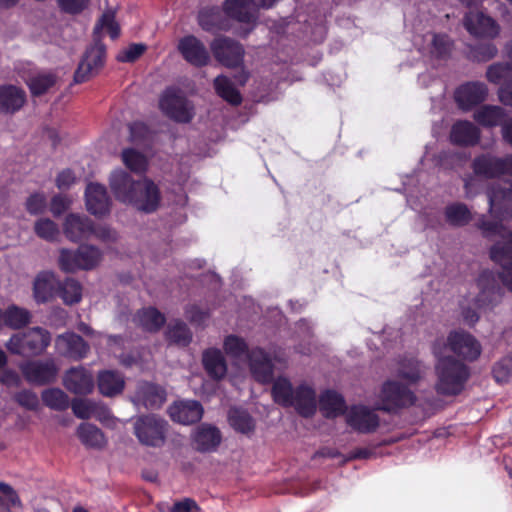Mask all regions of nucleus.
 I'll return each instance as SVG.
<instances>
[{"label": "nucleus", "instance_id": "obj_32", "mask_svg": "<svg viewBox=\"0 0 512 512\" xmlns=\"http://www.w3.org/2000/svg\"><path fill=\"white\" fill-rule=\"evenodd\" d=\"M450 139L462 146H474L480 140V130L469 121H458L451 129Z\"/></svg>", "mask_w": 512, "mask_h": 512}, {"label": "nucleus", "instance_id": "obj_60", "mask_svg": "<svg viewBox=\"0 0 512 512\" xmlns=\"http://www.w3.org/2000/svg\"><path fill=\"white\" fill-rule=\"evenodd\" d=\"M16 402L27 410L35 411L39 408V399L35 392L22 390L15 395Z\"/></svg>", "mask_w": 512, "mask_h": 512}, {"label": "nucleus", "instance_id": "obj_17", "mask_svg": "<svg viewBox=\"0 0 512 512\" xmlns=\"http://www.w3.org/2000/svg\"><path fill=\"white\" fill-rule=\"evenodd\" d=\"M63 385L73 394L86 395L94 389V376L82 366L73 367L65 373Z\"/></svg>", "mask_w": 512, "mask_h": 512}, {"label": "nucleus", "instance_id": "obj_50", "mask_svg": "<svg viewBox=\"0 0 512 512\" xmlns=\"http://www.w3.org/2000/svg\"><path fill=\"white\" fill-rule=\"evenodd\" d=\"M121 159L124 165L134 173H144L148 166L146 156L133 148L124 149Z\"/></svg>", "mask_w": 512, "mask_h": 512}, {"label": "nucleus", "instance_id": "obj_14", "mask_svg": "<svg viewBox=\"0 0 512 512\" xmlns=\"http://www.w3.org/2000/svg\"><path fill=\"white\" fill-rule=\"evenodd\" d=\"M215 59L222 65L234 68L243 62L244 49L242 45L228 37H218L211 43Z\"/></svg>", "mask_w": 512, "mask_h": 512}, {"label": "nucleus", "instance_id": "obj_12", "mask_svg": "<svg viewBox=\"0 0 512 512\" xmlns=\"http://www.w3.org/2000/svg\"><path fill=\"white\" fill-rule=\"evenodd\" d=\"M105 46L95 40L85 51L74 74L75 83H83L96 75L104 64Z\"/></svg>", "mask_w": 512, "mask_h": 512}, {"label": "nucleus", "instance_id": "obj_54", "mask_svg": "<svg viewBox=\"0 0 512 512\" xmlns=\"http://www.w3.org/2000/svg\"><path fill=\"white\" fill-rule=\"evenodd\" d=\"M36 235L46 241H54L59 236V228L57 224L48 219L41 218L34 225Z\"/></svg>", "mask_w": 512, "mask_h": 512}, {"label": "nucleus", "instance_id": "obj_58", "mask_svg": "<svg viewBox=\"0 0 512 512\" xmlns=\"http://www.w3.org/2000/svg\"><path fill=\"white\" fill-rule=\"evenodd\" d=\"M96 402L87 399H76L72 402V410L80 419L92 418L95 413Z\"/></svg>", "mask_w": 512, "mask_h": 512}, {"label": "nucleus", "instance_id": "obj_2", "mask_svg": "<svg viewBox=\"0 0 512 512\" xmlns=\"http://www.w3.org/2000/svg\"><path fill=\"white\" fill-rule=\"evenodd\" d=\"M476 286L479 290L474 298H465L460 303L461 315L466 324L475 325L480 312L493 308L501 299V288L493 272L483 271L478 279Z\"/></svg>", "mask_w": 512, "mask_h": 512}, {"label": "nucleus", "instance_id": "obj_51", "mask_svg": "<svg viewBox=\"0 0 512 512\" xmlns=\"http://www.w3.org/2000/svg\"><path fill=\"white\" fill-rule=\"evenodd\" d=\"M167 337L170 341L186 346L192 339V334L186 324L180 321L170 323L168 326Z\"/></svg>", "mask_w": 512, "mask_h": 512}, {"label": "nucleus", "instance_id": "obj_22", "mask_svg": "<svg viewBox=\"0 0 512 512\" xmlns=\"http://www.w3.org/2000/svg\"><path fill=\"white\" fill-rule=\"evenodd\" d=\"M169 415L173 421L188 425L202 418L203 408L198 401H177L169 407Z\"/></svg>", "mask_w": 512, "mask_h": 512}, {"label": "nucleus", "instance_id": "obj_25", "mask_svg": "<svg viewBox=\"0 0 512 512\" xmlns=\"http://www.w3.org/2000/svg\"><path fill=\"white\" fill-rule=\"evenodd\" d=\"M491 34H469L467 39V54L473 60L487 61L493 58L497 49L492 44Z\"/></svg>", "mask_w": 512, "mask_h": 512}, {"label": "nucleus", "instance_id": "obj_1", "mask_svg": "<svg viewBox=\"0 0 512 512\" xmlns=\"http://www.w3.org/2000/svg\"><path fill=\"white\" fill-rule=\"evenodd\" d=\"M436 358L435 373L437 381L435 389L438 394L451 396L459 394L469 377L467 366L451 355L446 354L445 345L435 341L432 347Z\"/></svg>", "mask_w": 512, "mask_h": 512}, {"label": "nucleus", "instance_id": "obj_62", "mask_svg": "<svg viewBox=\"0 0 512 512\" xmlns=\"http://www.w3.org/2000/svg\"><path fill=\"white\" fill-rule=\"evenodd\" d=\"M47 204V199L44 193L36 192L31 194L26 201V209L30 214L42 213Z\"/></svg>", "mask_w": 512, "mask_h": 512}, {"label": "nucleus", "instance_id": "obj_45", "mask_svg": "<svg viewBox=\"0 0 512 512\" xmlns=\"http://www.w3.org/2000/svg\"><path fill=\"white\" fill-rule=\"evenodd\" d=\"M57 81L55 74L51 72H41L31 76L27 80V85L34 96L42 95L49 91Z\"/></svg>", "mask_w": 512, "mask_h": 512}, {"label": "nucleus", "instance_id": "obj_26", "mask_svg": "<svg viewBox=\"0 0 512 512\" xmlns=\"http://www.w3.org/2000/svg\"><path fill=\"white\" fill-rule=\"evenodd\" d=\"M59 281L52 272L44 271L39 273L33 284V296L37 303L51 301L57 294Z\"/></svg>", "mask_w": 512, "mask_h": 512}, {"label": "nucleus", "instance_id": "obj_39", "mask_svg": "<svg viewBox=\"0 0 512 512\" xmlns=\"http://www.w3.org/2000/svg\"><path fill=\"white\" fill-rule=\"evenodd\" d=\"M98 388L104 396H114L122 392L124 388L123 376L112 370H106L98 375Z\"/></svg>", "mask_w": 512, "mask_h": 512}, {"label": "nucleus", "instance_id": "obj_15", "mask_svg": "<svg viewBox=\"0 0 512 512\" xmlns=\"http://www.w3.org/2000/svg\"><path fill=\"white\" fill-rule=\"evenodd\" d=\"M133 197L135 200H131L130 204L146 213L154 212L160 203L157 185L147 178L137 181V190L133 193Z\"/></svg>", "mask_w": 512, "mask_h": 512}, {"label": "nucleus", "instance_id": "obj_64", "mask_svg": "<svg viewBox=\"0 0 512 512\" xmlns=\"http://www.w3.org/2000/svg\"><path fill=\"white\" fill-rule=\"evenodd\" d=\"M186 317L195 325H202L209 318V313L197 305H192L186 309Z\"/></svg>", "mask_w": 512, "mask_h": 512}, {"label": "nucleus", "instance_id": "obj_6", "mask_svg": "<svg viewBox=\"0 0 512 512\" xmlns=\"http://www.w3.org/2000/svg\"><path fill=\"white\" fill-rule=\"evenodd\" d=\"M159 107L167 117L180 123L190 122L195 114L193 104L174 88L164 91Z\"/></svg>", "mask_w": 512, "mask_h": 512}, {"label": "nucleus", "instance_id": "obj_49", "mask_svg": "<svg viewBox=\"0 0 512 512\" xmlns=\"http://www.w3.org/2000/svg\"><path fill=\"white\" fill-rule=\"evenodd\" d=\"M58 294L65 304L72 305L81 300L82 287L75 279L67 278L63 283L59 282Z\"/></svg>", "mask_w": 512, "mask_h": 512}, {"label": "nucleus", "instance_id": "obj_36", "mask_svg": "<svg viewBox=\"0 0 512 512\" xmlns=\"http://www.w3.org/2000/svg\"><path fill=\"white\" fill-rule=\"evenodd\" d=\"M193 439L198 450L212 451L220 444L221 434L215 426L203 424L195 430Z\"/></svg>", "mask_w": 512, "mask_h": 512}, {"label": "nucleus", "instance_id": "obj_28", "mask_svg": "<svg viewBox=\"0 0 512 512\" xmlns=\"http://www.w3.org/2000/svg\"><path fill=\"white\" fill-rule=\"evenodd\" d=\"M462 22L467 32H498L499 30V25L493 17L476 8L466 12Z\"/></svg>", "mask_w": 512, "mask_h": 512}, {"label": "nucleus", "instance_id": "obj_5", "mask_svg": "<svg viewBox=\"0 0 512 512\" xmlns=\"http://www.w3.org/2000/svg\"><path fill=\"white\" fill-rule=\"evenodd\" d=\"M50 342L51 335L47 330L34 327L26 332L12 335L5 347L10 353L20 356L39 355L50 345Z\"/></svg>", "mask_w": 512, "mask_h": 512}, {"label": "nucleus", "instance_id": "obj_18", "mask_svg": "<svg viewBox=\"0 0 512 512\" xmlns=\"http://www.w3.org/2000/svg\"><path fill=\"white\" fill-rule=\"evenodd\" d=\"M488 89L484 83L468 82L457 88L455 100L458 106L465 111L485 101Z\"/></svg>", "mask_w": 512, "mask_h": 512}, {"label": "nucleus", "instance_id": "obj_46", "mask_svg": "<svg viewBox=\"0 0 512 512\" xmlns=\"http://www.w3.org/2000/svg\"><path fill=\"white\" fill-rule=\"evenodd\" d=\"M214 87L217 94L230 104L238 105L241 103L242 98L239 91L226 76H218L214 80Z\"/></svg>", "mask_w": 512, "mask_h": 512}, {"label": "nucleus", "instance_id": "obj_38", "mask_svg": "<svg viewBox=\"0 0 512 512\" xmlns=\"http://www.w3.org/2000/svg\"><path fill=\"white\" fill-rule=\"evenodd\" d=\"M319 407L325 417L334 418L345 411V401L337 392L327 390L320 396Z\"/></svg>", "mask_w": 512, "mask_h": 512}, {"label": "nucleus", "instance_id": "obj_29", "mask_svg": "<svg viewBox=\"0 0 512 512\" xmlns=\"http://www.w3.org/2000/svg\"><path fill=\"white\" fill-rule=\"evenodd\" d=\"M165 400V391L161 387L147 382L138 385L134 397L136 405H142L147 409L160 408Z\"/></svg>", "mask_w": 512, "mask_h": 512}, {"label": "nucleus", "instance_id": "obj_19", "mask_svg": "<svg viewBox=\"0 0 512 512\" xmlns=\"http://www.w3.org/2000/svg\"><path fill=\"white\" fill-rule=\"evenodd\" d=\"M55 348L58 354L73 360H80L86 357L89 351L88 344L75 333H64L57 336Z\"/></svg>", "mask_w": 512, "mask_h": 512}, {"label": "nucleus", "instance_id": "obj_20", "mask_svg": "<svg viewBox=\"0 0 512 512\" xmlns=\"http://www.w3.org/2000/svg\"><path fill=\"white\" fill-rule=\"evenodd\" d=\"M178 49L183 58L190 64L201 67L209 62V53L200 40L194 35L183 37L178 44Z\"/></svg>", "mask_w": 512, "mask_h": 512}, {"label": "nucleus", "instance_id": "obj_59", "mask_svg": "<svg viewBox=\"0 0 512 512\" xmlns=\"http://www.w3.org/2000/svg\"><path fill=\"white\" fill-rule=\"evenodd\" d=\"M146 50V45L141 43H133L122 49L118 55L117 60L120 62H134Z\"/></svg>", "mask_w": 512, "mask_h": 512}, {"label": "nucleus", "instance_id": "obj_57", "mask_svg": "<svg viewBox=\"0 0 512 512\" xmlns=\"http://www.w3.org/2000/svg\"><path fill=\"white\" fill-rule=\"evenodd\" d=\"M120 25L115 20V12L111 9L102 14L98 20L94 32H119Z\"/></svg>", "mask_w": 512, "mask_h": 512}, {"label": "nucleus", "instance_id": "obj_42", "mask_svg": "<svg viewBox=\"0 0 512 512\" xmlns=\"http://www.w3.org/2000/svg\"><path fill=\"white\" fill-rule=\"evenodd\" d=\"M198 22L203 30L226 29L227 21L217 7L202 9L198 14Z\"/></svg>", "mask_w": 512, "mask_h": 512}, {"label": "nucleus", "instance_id": "obj_13", "mask_svg": "<svg viewBox=\"0 0 512 512\" xmlns=\"http://www.w3.org/2000/svg\"><path fill=\"white\" fill-rule=\"evenodd\" d=\"M19 368L26 381L35 385L54 382L59 370L52 359L26 361Z\"/></svg>", "mask_w": 512, "mask_h": 512}, {"label": "nucleus", "instance_id": "obj_24", "mask_svg": "<svg viewBox=\"0 0 512 512\" xmlns=\"http://www.w3.org/2000/svg\"><path fill=\"white\" fill-rule=\"evenodd\" d=\"M110 187L119 201L130 204L131 200H135L133 193L137 190V181H134L127 172L121 169L114 170L110 176Z\"/></svg>", "mask_w": 512, "mask_h": 512}, {"label": "nucleus", "instance_id": "obj_8", "mask_svg": "<svg viewBox=\"0 0 512 512\" xmlns=\"http://www.w3.org/2000/svg\"><path fill=\"white\" fill-rule=\"evenodd\" d=\"M437 341L445 345L446 352L449 350L467 361L476 360L482 351L479 341L470 333L463 330L451 331L446 341L442 339H438Z\"/></svg>", "mask_w": 512, "mask_h": 512}, {"label": "nucleus", "instance_id": "obj_44", "mask_svg": "<svg viewBox=\"0 0 512 512\" xmlns=\"http://www.w3.org/2000/svg\"><path fill=\"white\" fill-rule=\"evenodd\" d=\"M230 425L238 432L248 434L254 430L255 424L249 413L240 408H231L228 414Z\"/></svg>", "mask_w": 512, "mask_h": 512}, {"label": "nucleus", "instance_id": "obj_16", "mask_svg": "<svg viewBox=\"0 0 512 512\" xmlns=\"http://www.w3.org/2000/svg\"><path fill=\"white\" fill-rule=\"evenodd\" d=\"M222 10L228 18L240 23L253 24L259 19L254 0H225Z\"/></svg>", "mask_w": 512, "mask_h": 512}, {"label": "nucleus", "instance_id": "obj_27", "mask_svg": "<svg viewBox=\"0 0 512 512\" xmlns=\"http://www.w3.org/2000/svg\"><path fill=\"white\" fill-rule=\"evenodd\" d=\"M64 233L73 242L89 239L93 234V222L86 216L69 214L64 222Z\"/></svg>", "mask_w": 512, "mask_h": 512}, {"label": "nucleus", "instance_id": "obj_3", "mask_svg": "<svg viewBox=\"0 0 512 512\" xmlns=\"http://www.w3.org/2000/svg\"><path fill=\"white\" fill-rule=\"evenodd\" d=\"M223 348L226 355L233 360L247 359L250 371L258 382L268 383L272 380L273 368L271 359L262 349L254 348L248 350L245 340L236 335L227 336L224 339Z\"/></svg>", "mask_w": 512, "mask_h": 512}, {"label": "nucleus", "instance_id": "obj_30", "mask_svg": "<svg viewBox=\"0 0 512 512\" xmlns=\"http://www.w3.org/2000/svg\"><path fill=\"white\" fill-rule=\"evenodd\" d=\"M472 168L476 175L486 179L500 177L501 157L492 153L480 154L474 158Z\"/></svg>", "mask_w": 512, "mask_h": 512}, {"label": "nucleus", "instance_id": "obj_33", "mask_svg": "<svg viewBox=\"0 0 512 512\" xmlns=\"http://www.w3.org/2000/svg\"><path fill=\"white\" fill-rule=\"evenodd\" d=\"M202 363L205 371L211 378L220 380L226 376L227 363L219 349H206L202 355Z\"/></svg>", "mask_w": 512, "mask_h": 512}, {"label": "nucleus", "instance_id": "obj_55", "mask_svg": "<svg viewBox=\"0 0 512 512\" xmlns=\"http://www.w3.org/2000/svg\"><path fill=\"white\" fill-rule=\"evenodd\" d=\"M59 265L65 272H74L81 269L79 249L72 251L63 249L60 252Z\"/></svg>", "mask_w": 512, "mask_h": 512}, {"label": "nucleus", "instance_id": "obj_31", "mask_svg": "<svg viewBox=\"0 0 512 512\" xmlns=\"http://www.w3.org/2000/svg\"><path fill=\"white\" fill-rule=\"evenodd\" d=\"M31 318L29 310L17 305H10L5 310L0 308V328L8 327L18 330L27 326Z\"/></svg>", "mask_w": 512, "mask_h": 512}, {"label": "nucleus", "instance_id": "obj_34", "mask_svg": "<svg viewBox=\"0 0 512 512\" xmlns=\"http://www.w3.org/2000/svg\"><path fill=\"white\" fill-rule=\"evenodd\" d=\"M26 101L24 90L14 85L0 86V111L15 113Z\"/></svg>", "mask_w": 512, "mask_h": 512}, {"label": "nucleus", "instance_id": "obj_21", "mask_svg": "<svg viewBox=\"0 0 512 512\" xmlns=\"http://www.w3.org/2000/svg\"><path fill=\"white\" fill-rule=\"evenodd\" d=\"M87 210L95 216H103L110 211V198L105 186L89 183L85 190Z\"/></svg>", "mask_w": 512, "mask_h": 512}, {"label": "nucleus", "instance_id": "obj_11", "mask_svg": "<svg viewBox=\"0 0 512 512\" xmlns=\"http://www.w3.org/2000/svg\"><path fill=\"white\" fill-rule=\"evenodd\" d=\"M379 409L391 411L396 408L412 405L415 401L414 393L397 381H386L379 394Z\"/></svg>", "mask_w": 512, "mask_h": 512}, {"label": "nucleus", "instance_id": "obj_52", "mask_svg": "<svg viewBox=\"0 0 512 512\" xmlns=\"http://www.w3.org/2000/svg\"><path fill=\"white\" fill-rule=\"evenodd\" d=\"M81 270H90L99 264L101 251L92 245H81L79 248Z\"/></svg>", "mask_w": 512, "mask_h": 512}, {"label": "nucleus", "instance_id": "obj_10", "mask_svg": "<svg viewBox=\"0 0 512 512\" xmlns=\"http://www.w3.org/2000/svg\"><path fill=\"white\" fill-rule=\"evenodd\" d=\"M490 212L500 220L512 219V181L492 185L488 190Z\"/></svg>", "mask_w": 512, "mask_h": 512}, {"label": "nucleus", "instance_id": "obj_41", "mask_svg": "<svg viewBox=\"0 0 512 512\" xmlns=\"http://www.w3.org/2000/svg\"><path fill=\"white\" fill-rule=\"evenodd\" d=\"M394 372L398 377L414 383L420 379L423 365L414 357H405L396 363Z\"/></svg>", "mask_w": 512, "mask_h": 512}, {"label": "nucleus", "instance_id": "obj_56", "mask_svg": "<svg viewBox=\"0 0 512 512\" xmlns=\"http://www.w3.org/2000/svg\"><path fill=\"white\" fill-rule=\"evenodd\" d=\"M493 376L498 383H506L512 377V353L498 361L493 368Z\"/></svg>", "mask_w": 512, "mask_h": 512}, {"label": "nucleus", "instance_id": "obj_7", "mask_svg": "<svg viewBox=\"0 0 512 512\" xmlns=\"http://www.w3.org/2000/svg\"><path fill=\"white\" fill-rule=\"evenodd\" d=\"M134 430L142 444L160 447L165 442L167 422L156 415L142 416L136 420Z\"/></svg>", "mask_w": 512, "mask_h": 512}, {"label": "nucleus", "instance_id": "obj_48", "mask_svg": "<svg viewBox=\"0 0 512 512\" xmlns=\"http://www.w3.org/2000/svg\"><path fill=\"white\" fill-rule=\"evenodd\" d=\"M445 219L452 226H464L471 219L468 207L463 203H452L445 208Z\"/></svg>", "mask_w": 512, "mask_h": 512}, {"label": "nucleus", "instance_id": "obj_47", "mask_svg": "<svg viewBox=\"0 0 512 512\" xmlns=\"http://www.w3.org/2000/svg\"><path fill=\"white\" fill-rule=\"evenodd\" d=\"M41 398L48 408L55 411H63L69 407L68 395L59 388L45 389L41 394Z\"/></svg>", "mask_w": 512, "mask_h": 512}, {"label": "nucleus", "instance_id": "obj_43", "mask_svg": "<svg viewBox=\"0 0 512 512\" xmlns=\"http://www.w3.org/2000/svg\"><path fill=\"white\" fill-rule=\"evenodd\" d=\"M77 435L81 442L89 447H102L105 437L101 430L90 423H81L77 429Z\"/></svg>", "mask_w": 512, "mask_h": 512}, {"label": "nucleus", "instance_id": "obj_37", "mask_svg": "<svg viewBox=\"0 0 512 512\" xmlns=\"http://www.w3.org/2000/svg\"><path fill=\"white\" fill-rule=\"evenodd\" d=\"M474 120L484 127H495L504 123L505 110L496 105H483L474 112Z\"/></svg>", "mask_w": 512, "mask_h": 512}, {"label": "nucleus", "instance_id": "obj_35", "mask_svg": "<svg viewBox=\"0 0 512 512\" xmlns=\"http://www.w3.org/2000/svg\"><path fill=\"white\" fill-rule=\"evenodd\" d=\"M426 37L429 45L427 47H420L421 52H427L432 57L443 58L451 50L452 44L448 38V34H416L413 39L417 43L420 39Z\"/></svg>", "mask_w": 512, "mask_h": 512}, {"label": "nucleus", "instance_id": "obj_4", "mask_svg": "<svg viewBox=\"0 0 512 512\" xmlns=\"http://www.w3.org/2000/svg\"><path fill=\"white\" fill-rule=\"evenodd\" d=\"M272 396L276 403L284 407H293L303 417L312 416L317 409L316 393L306 384L293 388L285 377H278L272 387Z\"/></svg>", "mask_w": 512, "mask_h": 512}, {"label": "nucleus", "instance_id": "obj_9", "mask_svg": "<svg viewBox=\"0 0 512 512\" xmlns=\"http://www.w3.org/2000/svg\"><path fill=\"white\" fill-rule=\"evenodd\" d=\"M480 228L486 236L497 235V241L490 250L491 259L496 263L512 261V231L497 222L482 221Z\"/></svg>", "mask_w": 512, "mask_h": 512}, {"label": "nucleus", "instance_id": "obj_53", "mask_svg": "<svg viewBox=\"0 0 512 512\" xmlns=\"http://www.w3.org/2000/svg\"><path fill=\"white\" fill-rule=\"evenodd\" d=\"M20 506L16 491L5 482H0V512H11L12 507Z\"/></svg>", "mask_w": 512, "mask_h": 512}, {"label": "nucleus", "instance_id": "obj_40", "mask_svg": "<svg viewBox=\"0 0 512 512\" xmlns=\"http://www.w3.org/2000/svg\"><path fill=\"white\" fill-rule=\"evenodd\" d=\"M133 322L146 331H157L165 323V317L157 309L149 307L140 310Z\"/></svg>", "mask_w": 512, "mask_h": 512}, {"label": "nucleus", "instance_id": "obj_23", "mask_svg": "<svg viewBox=\"0 0 512 512\" xmlns=\"http://www.w3.org/2000/svg\"><path fill=\"white\" fill-rule=\"evenodd\" d=\"M346 421L349 426L362 433L374 431L379 425L376 413L364 406H353L347 413Z\"/></svg>", "mask_w": 512, "mask_h": 512}, {"label": "nucleus", "instance_id": "obj_63", "mask_svg": "<svg viewBox=\"0 0 512 512\" xmlns=\"http://www.w3.org/2000/svg\"><path fill=\"white\" fill-rule=\"evenodd\" d=\"M160 509L162 512H193V509H197V505L193 500L186 498L174 503L172 506L163 504Z\"/></svg>", "mask_w": 512, "mask_h": 512}, {"label": "nucleus", "instance_id": "obj_61", "mask_svg": "<svg viewBox=\"0 0 512 512\" xmlns=\"http://www.w3.org/2000/svg\"><path fill=\"white\" fill-rule=\"evenodd\" d=\"M510 71L511 66L509 64H493L487 70V79L492 83L499 84L509 76Z\"/></svg>", "mask_w": 512, "mask_h": 512}]
</instances>
